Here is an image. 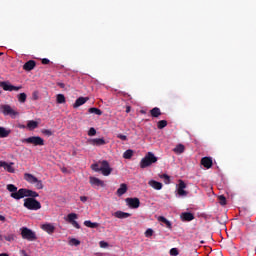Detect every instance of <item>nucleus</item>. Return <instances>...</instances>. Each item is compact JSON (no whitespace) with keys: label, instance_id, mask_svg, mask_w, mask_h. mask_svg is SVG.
I'll return each instance as SVG.
<instances>
[{"label":"nucleus","instance_id":"nucleus-15","mask_svg":"<svg viewBox=\"0 0 256 256\" xmlns=\"http://www.w3.org/2000/svg\"><path fill=\"white\" fill-rule=\"evenodd\" d=\"M41 229L43 231H46V233H48L49 235H53V233H55V226H53V224L51 223L43 224L41 226Z\"/></svg>","mask_w":256,"mask_h":256},{"label":"nucleus","instance_id":"nucleus-37","mask_svg":"<svg viewBox=\"0 0 256 256\" xmlns=\"http://www.w3.org/2000/svg\"><path fill=\"white\" fill-rule=\"evenodd\" d=\"M92 171H96V173H99L101 171V167H99V163H95L91 165Z\"/></svg>","mask_w":256,"mask_h":256},{"label":"nucleus","instance_id":"nucleus-53","mask_svg":"<svg viewBox=\"0 0 256 256\" xmlns=\"http://www.w3.org/2000/svg\"><path fill=\"white\" fill-rule=\"evenodd\" d=\"M25 128H26L25 125H23V124H20V125H19V129H25Z\"/></svg>","mask_w":256,"mask_h":256},{"label":"nucleus","instance_id":"nucleus-42","mask_svg":"<svg viewBox=\"0 0 256 256\" xmlns=\"http://www.w3.org/2000/svg\"><path fill=\"white\" fill-rule=\"evenodd\" d=\"M145 237H153V229H147L145 232Z\"/></svg>","mask_w":256,"mask_h":256},{"label":"nucleus","instance_id":"nucleus-20","mask_svg":"<svg viewBox=\"0 0 256 256\" xmlns=\"http://www.w3.org/2000/svg\"><path fill=\"white\" fill-rule=\"evenodd\" d=\"M24 179L28 183H31L32 185H35V182H37V177H35L33 174L25 173L24 174Z\"/></svg>","mask_w":256,"mask_h":256},{"label":"nucleus","instance_id":"nucleus-48","mask_svg":"<svg viewBox=\"0 0 256 256\" xmlns=\"http://www.w3.org/2000/svg\"><path fill=\"white\" fill-rule=\"evenodd\" d=\"M88 199H89V198H88L87 196H81V197H80V201H82V203L87 202Z\"/></svg>","mask_w":256,"mask_h":256},{"label":"nucleus","instance_id":"nucleus-3","mask_svg":"<svg viewBox=\"0 0 256 256\" xmlns=\"http://www.w3.org/2000/svg\"><path fill=\"white\" fill-rule=\"evenodd\" d=\"M24 207L29 209V211H39L41 209V202L35 198L24 199Z\"/></svg>","mask_w":256,"mask_h":256},{"label":"nucleus","instance_id":"nucleus-22","mask_svg":"<svg viewBox=\"0 0 256 256\" xmlns=\"http://www.w3.org/2000/svg\"><path fill=\"white\" fill-rule=\"evenodd\" d=\"M125 193H127V184L122 183L120 184V187L116 192V195H118V197H122V195H125Z\"/></svg>","mask_w":256,"mask_h":256},{"label":"nucleus","instance_id":"nucleus-16","mask_svg":"<svg viewBox=\"0 0 256 256\" xmlns=\"http://www.w3.org/2000/svg\"><path fill=\"white\" fill-rule=\"evenodd\" d=\"M88 143L96 147H101V145H105L106 142H105V139L103 138H94V139L88 140Z\"/></svg>","mask_w":256,"mask_h":256},{"label":"nucleus","instance_id":"nucleus-25","mask_svg":"<svg viewBox=\"0 0 256 256\" xmlns=\"http://www.w3.org/2000/svg\"><path fill=\"white\" fill-rule=\"evenodd\" d=\"M161 109L158 107H154L153 109L150 110V115L151 117L157 118L161 117Z\"/></svg>","mask_w":256,"mask_h":256},{"label":"nucleus","instance_id":"nucleus-38","mask_svg":"<svg viewBox=\"0 0 256 256\" xmlns=\"http://www.w3.org/2000/svg\"><path fill=\"white\" fill-rule=\"evenodd\" d=\"M220 205H227V198L225 196L221 195L218 197Z\"/></svg>","mask_w":256,"mask_h":256},{"label":"nucleus","instance_id":"nucleus-45","mask_svg":"<svg viewBox=\"0 0 256 256\" xmlns=\"http://www.w3.org/2000/svg\"><path fill=\"white\" fill-rule=\"evenodd\" d=\"M100 247H102L103 249H105V247H109V244L105 241H100L99 243Z\"/></svg>","mask_w":256,"mask_h":256},{"label":"nucleus","instance_id":"nucleus-43","mask_svg":"<svg viewBox=\"0 0 256 256\" xmlns=\"http://www.w3.org/2000/svg\"><path fill=\"white\" fill-rule=\"evenodd\" d=\"M170 255H172V256H177V255H179V250H177V248H172V249L170 250Z\"/></svg>","mask_w":256,"mask_h":256},{"label":"nucleus","instance_id":"nucleus-31","mask_svg":"<svg viewBox=\"0 0 256 256\" xmlns=\"http://www.w3.org/2000/svg\"><path fill=\"white\" fill-rule=\"evenodd\" d=\"M88 113H94L95 115H103V111H101V109L95 108V107L89 108Z\"/></svg>","mask_w":256,"mask_h":256},{"label":"nucleus","instance_id":"nucleus-19","mask_svg":"<svg viewBox=\"0 0 256 256\" xmlns=\"http://www.w3.org/2000/svg\"><path fill=\"white\" fill-rule=\"evenodd\" d=\"M148 184L150 185V187H152L153 189H156V191H161V189H163V184L161 182L155 181V180H150L148 182Z\"/></svg>","mask_w":256,"mask_h":256},{"label":"nucleus","instance_id":"nucleus-41","mask_svg":"<svg viewBox=\"0 0 256 256\" xmlns=\"http://www.w3.org/2000/svg\"><path fill=\"white\" fill-rule=\"evenodd\" d=\"M70 243H71L72 245H75V247H77V245H81V241H79V240H77V239H75V238H72V239L70 240Z\"/></svg>","mask_w":256,"mask_h":256},{"label":"nucleus","instance_id":"nucleus-2","mask_svg":"<svg viewBox=\"0 0 256 256\" xmlns=\"http://www.w3.org/2000/svg\"><path fill=\"white\" fill-rule=\"evenodd\" d=\"M156 161H158L156 155L153 154V152H148L145 157L141 159L140 167L141 169H146V167H151V165H153V163Z\"/></svg>","mask_w":256,"mask_h":256},{"label":"nucleus","instance_id":"nucleus-11","mask_svg":"<svg viewBox=\"0 0 256 256\" xmlns=\"http://www.w3.org/2000/svg\"><path fill=\"white\" fill-rule=\"evenodd\" d=\"M77 214L75 213H70L67 215L66 221L70 223V225H73L76 229H81V225L75 219H77Z\"/></svg>","mask_w":256,"mask_h":256},{"label":"nucleus","instance_id":"nucleus-51","mask_svg":"<svg viewBox=\"0 0 256 256\" xmlns=\"http://www.w3.org/2000/svg\"><path fill=\"white\" fill-rule=\"evenodd\" d=\"M5 240H6V241H13V236H6V237H5Z\"/></svg>","mask_w":256,"mask_h":256},{"label":"nucleus","instance_id":"nucleus-32","mask_svg":"<svg viewBox=\"0 0 256 256\" xmlns=\"http://www.w3.org/2000/svg\"><path fill=\"white\" fill-rule=\"evenodd\" d=\"M56 101H57V103L59 104V105H63V103H65V95H63V94H58L57 96H56Z\"/></svg>","mask_w":256,"mask_h":256},{"label":"nucleus","instance_id":"nucleus-13","mask_svg":"<svg viewBox=\"0 0 256 256\" xmlns=\"http://www.w3.org/2000/svg\"><path fill=\"white\" fill-rule=\"evenodd\" d=\"M13 165H15L13 162L7 163L5 161H0V167H3L8 173H15V168H13Z\"/></svg>","mask_w":256,"mask_h":256},{"label":"nucleus","instance_id":"nucleus-34","mask_svg":"<svg viewBox=\"0 0 256 256\" xmlns=\"http://www.w3.org/2000/svg\"><path fill=\"white\" fill-rule=\"evenodd\" d=\"M160 179H163L166 185H169V183H171V177L167 174L160 175Z\"/></svg>","mask_w":256,"mask_h":256},{"label":"nucleus","instance_id":"nucleus-55","mask_svg":"<svg viewBox=\"0 0 256 256\" xmlns=\"http://www.w3.org/2000/svg\"><path fill=\"white\" fill-rule=\"evenodd\" d=\"M0 241H3V236L0 234Z\"/></svg>","mask_w":256,"mask_h":256},{"label":"nucleus","instance_id":"nucleus-14","mask_svg":"<svg viewBox=\"0 0 256 256\" xmlns=\"http://www.w3.org/2000/svg\"><path fill=\"white\" fill-rule=\"evenodd\" d=\"M201 165H203L205 169H211L213 167V159H211V157H203L201 159Z\"/></svg>","mask_w":256,"mask_h":256},{"label":"nucleus","instance_id":"nucleus-56","mask_svg":"<svg viewBox=\"0 0 256 256\" xmlns=\"http://www.w3.org/2000/svg\"><path fill=\"white\" fill-rule=\"evenodd\" d=\"M35 101H37V96H34Z\"/></svg>","mask_w":256,"mask_h":256},{"label":"nucleus","instance_id":"nucleus-12","mask_svg":"<svg viewBox=\"0 0 256 256\" xmlns=\"http://www.w3.org/2000/svg\"><path fill=\"white\" fill-rule=\"evenodd\" d=\"M89 182L93 187H105V182L97 177L90 176Z\"/></svg>","mask_w":256,"mask_h":256},{"label":"nucleus","instance_id":"nucleus-52","mask_svg":"<svg viewBox=\"0 0 256 256\" xmlns=\"http://www.w3.org/2000/svg\"><path fill=\"white\" fill-rule=\"evenodd\" d=\"M126 113H131V106H126Z\"/></svg>","mask_w":256,"mask_h":256},{"label":"nucleus","instance_id":"nucleus-1","mask_svg":"<svg viewBox=\"0 0 256 256\" xmlns=\"http://www.w3.org/2000/svg\"><path fill=\"white\" fill-rule=\"evenodd\" d=\"M10 197H12V199H16L17 201L25 197H30V199H35V197H39V193L27 188H20L18 190V193L10 194Z\"/></svg>","mask_w":256,"mask_h":256},{"label":"nucleus","instance_id":"nucleus-17","mask_svg":"<svg viewBox=\"0 0 256 256\" xmlns=\"http://www.w3.org/2000/svg\"><path fill=\"white\" fill-rule=\"evenodd\" d=\"M36 65L37 63L35 62V60H29L23 65V69L24 71H33Z\"/></svg>","mask_w":256,"mask_h":256},{"label":"nucleus","instance_id":"nucleus-30","mask_svg":"<svg viewBox=\"0 0 256 256\" xmlns=\"http://www.w3.org/2000/svg\"><path fill=\"white\" fill-rule=\"evenodd\" d=\"M174 153H178L179 155H181V153H183L185 151V146L183 144H178L174 149H173Z\"/></svg>","mask_w":256,"mask_h":256},{"label":"nucleus","instance_id":"nucleus-44","mask_svg":"<svg viewBox=\"0 0 256 256\" xmlns=\"http://www.w3.org/2000/svg\"><path fill=\"white\" fill-rule=\"evenodd\" d=\"M117 138L121 141H127V136L123 134H117Z\"/></svg>","mask_w":256,"mask_h":256},{"label":"nucleus","instance_id":"nucleus-39","mask_svg":"<svg viewBox=\"0 0 256 256\" xmlns=\"http://www.w3.org/2000/svg\"><path fill=\"white\" fill-rule=\"evenodd\" d=\"M95 135H97V130H95V128H90L88 131V136L89 137H95Z\"/></svg>","mask_w":256,"mask_h":256},{"label":"nucleus","instance_id":"nucleus-18","mask_svg":"<svg viewBox=\"0 0 256 256\" xmlns=\"http://www.w3.org/2000/svg\"><path fill=\"white\" fill-rule=\"evenodd\" d=\"M86 101H89V98L79 97L78 99H76L75 103L73 104L74 109H77V107H81V105H85Z\"/></svg>","mask_w":256,"mask_h":256},{"label":"nucleus","instance_id":"nucleus-36","mask_svg":"<svg viewBox=\"0 0 256 256\" xmlns=\"http://www.w3.org/2000/svg\"><path fill=\"white\" fill-rule=\"evenodd\" d=\"M167 127V120H160L157 123V128L158 129H165Z\"/></svg>","mask_w":256,"mask_h":256},{"label":"nucleus","instance_id":"nucleus-29","mask_svg":"<svg viewBox=\"0 0 256 256\" xmlns=\"http://www.w3.org/2000/svg\"><path fill=\"white\" fill-rule=\"evenodd\" d=\"M6 188H7V191L11 193V195H14L15 193H19V190H17V186H15L14 184H8Z\"/></svg>","mask_w":256,"mask_h":256},{"label":"nucleus","instance_id":"nucleus-6","mask_svg":"<svg viewBox=\"0 0 256 256\" xmlns=\"http://www.w3.org/2000/svg\"><path fill=\"white\" fill-rule=\"evenodd\" d=\"M1 111L3 115H9V117H11L12 119H15L17 115H19V112H17V110L13 109L7 104L1 106Z\"/></svg>","mask_w":256,"mask_h":256},{"label":"nucleus","instance_id":"nucleus-47","mask_svg":"<svg viewBox=\"0 0 256 256\" xmlns=\"http://www.w3.org/2000/svg\"><path fill=\"white\" fill-rule=\"evenodd\" d=\"M44 135H48V137H51L53 135V132L51 130H43Z\"/></svg>","mask_w":256,"mask_h":256},{"label":"nucleus","instance_id":"nucleus-46","mask_svg":"<svg viewBox=\"0 0 256 256\" xmlns=\"http://www.w3.org/2000/svg\"><path fill=\"white\" fill-rule=\"evenodd\" d=\"M49 63H51V61L47 58H43L42 59V65H49Z\"/></svg>","mask_w":256,"mask_h":256},{"label":"nucleus","instance_id":"nucleus-9","mask_svg":"<svg viewBox=\"0 0 256 256\" xmlns=\"http://www.w3.org/2000/svg\"><path fill=\"white\" fill-rule=\"evenodd\" d=\"M185 189H187V184L183 180H179L177 193L179 197H187L189 195V192H187Z\"/></svg>","mask_w":256,"mask_h":256},{"label":"nucleus","instance_id":"nucleus-7","mask_svg":"<svg viewBox=\"0 0 256 256\" xmlns=\"http://www.w3.org/2000/svg\"><path fill=\"white\" fill-rule=\"evenodd\" d=\"M100 164V171L104 177H109V174L113 172V168L109 165V162L107 160H103L102 162H99Z\"/></svg>","mask_w":256,"mask_h":256},{"label":"nucleus","instance_id":"nucleus-26","mask_svg":"<svg viewBox=\"0 0 256 256\" xmlns=\"http://www.w3.org/2000/svg\"><path fill=\"white\" fill-rule=\"evenodd\" d=\"M9 135H11V131L0 126V138L5 139V137H9Z\"/></svg>","mask_w":256,"mask_h":256},{"label":"nucleus","instance_id":"nucleus-5","mask_svg":"<svg viewBox=\"0 0 256 256\" xmlns=\"http://www.w3.org/2000/svg\"><path fill=\"white\" fill-rule=\"evenodd\" d=\"M21 235L23 239H26L27 241H37V234L33 232V230L23 227L21 229Z\"/></svg>","mask_w":256,"mask_h":256},{"label":"nucleus","instance_id":"nucleus-23","mask_svg":"<svg viewBox=\"0 0 256 256\" xmlns=\"http://www.w3.org/2000/svg\"><path fill=\"white\" fill-rule=\"evenodd\" d=\"M158 221H160V223H164V225H166L167 229H173V224H171V221H169L167 218H165V216L158 217Z\"/></svg>","mask_w":256,"mask_h":256},{"label":"nucleus","instance_id":"nucleus-35","mask_svg":"<svg viewBox=\"0 0 256 256\" xmlns=\"http://www.w3.org/2000/svg\"><path fill=\"white\" fill-rule=\"evenodd\" d=\"M18 101L19 103H25V101H27V94H25L24 92L20 93L18 95Z\"/></svg>","mask_w":256,"mask_h":256},{"label":"nucleus","instance_id":"nucleus-8","mask_svg":"<svg viewBox=\"0 0 256 256\" xmlns=\"http://www.w3.org/2000/svg\"><path fill=\"white\" fill-rule=\"evenodd\" d=\"M0 87L3 88L4 91H19L20 89H23L22 86H13L7 81H0Z\"/></svg>","mask_w":256,"mask_h":256},{"label":"nucleus","instance_id":"nucleus-50","mask_svg":"<svg viewBox=\"0 0 256 256\" xmlns=\"http://www.w3.org/2000/svg\"><path fill=\"white\" fill-rule=\"evenodd\" d=\"M0 221H2V223H5L7 221V218H5V216L0 215Z\"/></svg>","mask_w":256,"mask_h":256},{"label":"nucleus","instance_id":"nucleus-49","mask_svg":"<svg viewBox=\"0 0 256 256\" xmlns=\"http://www.w3.org/2000/svg\"><path fill=\"white\" fill-rule=\"evenodd\" d=\"M57 85H58V87H60V89H65V83L58 82Z\"/></svg>","mask_w":256,"mask_h":256},{"label":"nucleus","instance_id":"nucleus-21","mask_svg":"<svg viewBox=\"0 0 256 256\" xmlns=\"http://www.w3.org/2000/svg\"><path fill=\"white\" fill-rule=\"evenodd\" d=\"M114 217H116L117 219H127L128 217H131V214L123 211H116L114 213Z\"/></svg>","mask_w":256,"mask_h":256},{"label":"nucleus","instance_id":"nucleus-24","mask_svg":"<svg viewBox=\"0 0 256 256\" xmlns=\"http://www.w3.org/2000/svg\"><path fill=\"white\" fill-rule=\"evenodd\" d=\"M181 217L183 221H193V219H195V216L191 212H184Z\"/></svg>","mask_w":256,"mask_h":256},{"label":"nucleus","instance_id":"nucleus-33","mask_svg":"<svg viewBox=\"0 0 256 256\" xmlns=\"http://www.w3.org/2000/svg\"><path fill=\"white\" fill-rule=\"evenodd\" d=\"M133 157V150L128 149L123 153V158L124 159H131Z\"/></svg>","mask_w":256,"mask_h":256},{"label":"nucleus","instance_id":"nucleus-54","mask_svg":"<svg viewBox=\"0 0 256 256\" xmlns=\"http://www.w3.org/2000/svg\"><path fill=\"white\" fill-rule=\"evenodd\" d=\"M0 256H9L7 253H1Z\"/></svg>","mask_w":256,"mask_h":256},{"label":"nucleus","instance_id":"nucleus-4","mask_svg":"<svg viewBox=\"0 0 256 256\" xmlns=\"http://www.w3.org/2000/svg\"><path fill=\"white\" fill-rule=\"evenodd\" d=\"M22 143H28L29 145H34V147H43L45 140L40 136H32L22 140Z\"/></svg>","mask_w":256,"mask_h":256},{"label":"nucleus","instance_id":"nucleus-40","mask_svg":"<svg viewBox=\"0 0 256 256\" xmlns=\"http://www.w3.org/2000/svg\"><path fill=\"white\" fill-rule=\"evenodd\" d=\"M34 185L36 189H43V182L39 179L34 183Z\"/></svg>","mask_w":256,"mask_h":256},{"label":"nucleus","instance_id":"nucleus-58","mask_svg":"<svg viewBox=\"0 0 256 256\" xmlns=\"http://www.w3.org/2000/svg\"><path fill=\"white\" fill-rule=\"evenodd\" d=\"M1 93H2V92H1V90H0V95H1Z\"/></svg>","mask_w":256,"mask_h":256},{"label":"nucleus","instance_id":"nucleus-27","mask_svg":"<svg viewBox=\"0 0 256 256\" xmlns=\"http://www.w3.org/2000/svg\"><path fill=\"white\" fill-rule=\"evenodd\" d=\"M37 127H39V123L35 120H29L27 123V128L30 131H33V129H37Z\"/></svg>","mask_w":256,"mask_h":256},{"label":"nucleus","instance_id":"nucleus-28","mask_svg":"<svg viewBox=\"0 0 256 256\" xmlns=\"http://www.w3.org/2000/svg\"><path fill=\"white\" fill-rule=\"evenodd\" d=\"M85 227H89V229H97L99 227V223L97 222H91L90 220L84 221Z\"/></svg>","mask_w":256,"mask_h":256},{"label":"nucleus","instance_id":"nucleus-57","mask_svg":"<svg viewBox=\"0 0 256 256\" xmlns=\"http://www.w3.org/2000/svg\"><path fill=\"white\" fill-rule=\"evenodd\" d=\"M1 55H3V52H0V57H1Z\"/></svg>","mask_w":256,"mask_h":256},{"label":"nucleus","instance_id":"nucleus-10","mask_svg":"<svg viewBox=\"0 0 256 256\" xmlns=\"http://www.w3.org/2000/svg\"><path fill=\"white\" fill-rule=\"evenodd\" d=\"M125 201L130 209H139L141 205L139 198H126Z\"/></svg>","mask_w":256,"mask_h":256}]
</instances>
